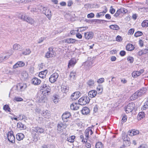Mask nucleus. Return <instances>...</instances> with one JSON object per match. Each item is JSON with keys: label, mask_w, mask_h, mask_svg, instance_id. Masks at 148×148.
Returning a JSON list of instances; mask_svg holds the SVG:
<instances>
[{"label": "nucleus", "mask_w": 148, "mask_h": 148, "mask_svg": "<svg viewBox=\"0 0 148 148\" xmlns=\"http://www.w3.org/2000/svg\"><path fill=\"white\" fill-rule=\"evenodd\" d=\"M18 88H19L20 91H23L27 88V85L26 84L24 83H19L16 86H13L12 87V90L14 89H16Z\"/></svg>", "instance_id": "nucleus-6"}, {"label": "nucleus", "mask_w": 148, "mask_h": 148, "mask_svg": "<svg viewBox=\"0 0 148 148\" xmlns=\"http://www.w3.org/2000/svg\"><path fill=\"white\" fill-rule=\"evenodd\" d=\"M75 136H71L67 138V140L70 143H73L75 138Z\"/></svg>", "instance_id": "nucleus-36"}, {"label": "nucleus", "mask_w": 148, "mask_h": 148, "mask_svg": "<svg viewBox=\"0 0 148 148\" xmlns=\"http://www.w3.org/2000/svg\"><path fill=\"white\" fill-rule=\"evenodd\" d=\"M69 88L67 86L62 85L61 87V90L64 93H66L68 91Z\"/></svg>", "instance_id": "nucleus-34"}, {"label": "nucleus", "mask_w": 148, "mask_h": 148, "mask_svg": "<svg viewBox=\"0 0 148 148\" xmlns=\"http://www.w3.org/2000/svg\"><path fill=\"white\" fill-rule=\"evenodd\" d=\"M8 138L9 141L12 143L15 142V138L13 131H11L8 133Z\"/></svg>", "instance_id": "nucleus-10"}, {"label": "nucleus", "mask_w": 148, "mask_h": 148, "mask_svg": "<svg viewBox=\"0 0 148 148\" xmlns=\"http://www.w3.org/2000/svg\"><path fill=\"white\" fill-rule=\"evenodd\" d=\"M66 127V124L64 123H58L57 125V130L58 131L61 132L63 129Z\"/></svg>", "instance_id": "nucleus-15"}, {"label": "nucleus", "mask_w": 148, "mask_h": 148, "mask_svg": "<svg viewBox=\"0 0 148 148\" xmlns=\"http://www.w3.org/2000/svg\"><path fill=\"white\" fill-rule=\"evenodd\" d=\"M109 27L110 29L114 30H117L119 29L120 28L119 26L116 25H111Z\"/></svg>", "instance_id": "nucleus-37"}, {"label": "nucleus", "mask_w": 148, "mask_h": 148, "mask_svg": "<svg viewBox=\"0 0 148 148\" xmlns=\"http://www.w3.org/2000/svg\"><path fill=\"white\" fill-rule=\"evenodd\" d=\"M144 70L143 69H140L139 71H134L132 74L133 77L135 78L139 76L141 74L144 72Z\"/></svg>", "instance_id": "nucleus-16"}, {"label": "nucleus", "mask_w": 148, "mask_h": 148, "mask_svg": "<svg viewBox=\"0 0 148 148\" xmlns=\"http://www.w3.org/2000/svg\"><path fill=\"white\" fill-rule=\"evenodd\" d=\"M90 101V99L88 97H81L78 100V103L80 105H84L88 103Z\"/></svg>", "instance_id": "nucleus-4"}, {"label": "nucleus", "mask_w": 148, "mask_h": 148, "mask_svg": "<svg viewBox=\"0 0 148 148\" xmlns=\"http://www.w3.org/2000/svg\"><path fill=\"white\" fill-rule=\"evenodd\" d=\"M58 77V73H55L50 76L49 78V81L51 83H53L56 81Z\"/></svg>", "instance_id": "nucleus-9"}, {"label": "nucleus", "mask_w": 148, "mask_h": 148, "mask_svg": "<svg viewBox=\"0 0 148 148\" xmlns=\"http://www.w3.org/2000/svg\"><path fill=\"white\" fill-rule=\"evenodd\" d=\"M138 97L137 94V93L136 92L130 97V99L132 100H134L136 99Z\"/></svg>", "instance_id": "nucleus-42"}, {"label": "nucleus", "mask_w": 148, "mask_h": 148, "mask_svg": "<svg viewBox=\"0 0 148 148\" xmlns=\"http://www.w3.org/2000/svg\"><path fill=\"white\" fill-rule=\"evenodd\" d=\"M80 105L79 103H73L71 105V108L73 110H77L79 108Z\"/></svg>", "instance_id": "nucleus-21"}, {"label": "nucleus", "mask_w": 148, "mask_h": 148, "mask_svg": "<svg viewBox=\"0 0 148 148\" xmlns=\"http://www.w3.org/2000/svg\"><path fill=\"white\" fill-rule=\"evenodd\" d=\"M127 119V116L125 115H124L122 117V120H121V123L123 122V123L124 122H125Z\"/></svg>", "instance_id": "nucleus-55"}, {"label": "nucleus", "mask_w": 148, "mask_h": 148, "mask_svg": "<svg viewBox=\"0 0 148 148\" xmlns=\"http://www.w3.org/2000/svg\"><path fill=\"white\" fill-rule=\"evenodd\" d=\"M94 14L92 13H90L88 14L87 15V17L88 18H92L94 16Z\"/></svg>", "instance_id": "nucleus-56"}, {"label": "nucleus", "mask_w": 148, "mask_h": 148, "mask_svg": "<svg viewBox=\"0 0 148 148\" xmlns=\"http://www.w3.org/2000/svg\"><path fill=\"white\" fill-rule=\"evenodd\" d=\"M45 14L46 16L47 17L49 20H50L52 17V14L51 11L49 9H48L47 11L44 14Z\"/></svg>", "instance_id": "nucleus-28"}, {"label": "nucleus", "mask_w": 148, "mask_h": 148, "mask_svg": "<svg viewBox=\"0 0 148 148\" xmlns=\"http://www.w3.org/2000/svg\"><path fill=\"white\" fill-rule=\"evenodd\" d=\"M75 75L76 73L75 72L73 71L71 72L69 76L70 79L73 80H74L75 79Z\"/></svg>", "instance_id": "nucleus-43"}, {"label": "nucleus", "mask_w": 148, "mask_h": 148, "mask_svg": "<svg viewBox=\"0 0 148 148\" xmlns=\"http://www.w3.org/2000/svg\"><path fill=\"white\" fill-rule=\"evenodd\" d=\"M106 12L107 11H106L105 12L103 11L99 13H97L96 15V17L97 18H99L101 16H104L105 14L106 13Z\"/></svg>", "instance_id": "nucleus-47"}, {"label": "nucleus", "mask_w": 148, "mask_h": 148, "mask_svg": "<svg viewBox=\"0 0 148 148\" xmlns=\"http://www.w3.org/2000/svg\"><path fill=\"white\" fill-rule=\"evenodd\" d=\"M121 13L122 12L121 10V9L120 8L114 14V16L115 17H117L119 16V15L121 14Z\"/></svg>", "instance_id": "nucleus-52"}, {"label": "nucleus", "mask_w": 148, "mask_h": 148, "mask_svg": "<svg viewBox=\"0 0 148 148\" xmlns=\"http://www.w3.org/2000/svg\"><path fill=\"white\" fill-rule=\"evenodd\" d=\"M4 110L7 112H10L11 109L9 107V106L7 105H4L3 107Z\"/></svg>", "instance_id": "nucleus-48"}, {"label": "nucleus", "mask_w": 148, "mask_h": 148, "mask_svg": "<svg viewBox=\"0 0 148 148\" xmlns=\"http://www.w3.org/2000/svg\"><path fill=\"white\" fill-rule=\"evenodd\" d=\"M25 64L22 61H19L17 62L13 66L14 69H16L18 67H22L24 66Z\"/></svg>", "instance_id": "nucleus-22"}, {"label": "nucleus", "mask_w": 148, "mask_h": 148, "mask_svg": "<svg viewBox=\"0 0 148 148\" xmlns=\"http://www.w3.org/2000/svg\"><path fill=\"white\" fill-rule=\"evenodd\" d=\"M98 110V106L97 105H95L94 108V109H93L94 112H96Z\"/></svg>", "instance_id": "nucleus-64"}, {"label": "nucleus", "mask_w": 148, "mask_h": 148, "mask_svg": "<svg viewBox=\"0 0 148 148\" xmlns=\"http://www.w3.org/2000/svg\"><path fill=\"white\" fill-rule=\"evenodd\" d=\"M77 62V60L75 58H72L69 60L68 65V68L69 69L71 67H73Z\"/></svg>", "instance_id": "nucleus-14"}, {"label": "nucleus", "mask_w": 148, "mask_h": 148, "mask_svg": "<svg viewBox=\"0 0 148 148\" xmlns=\"http://www.w3.org/2000/svg\"><path fill=\"white\" fill-rule=\"evenodd\" d=\"M97 90L99 92V93L103 91L102 87L100 85H99L97 87Z\"/></svg>", "instance_id": "nucleus-54"}, {"label": "nucleus", "mask_w": 148, "mask_h": 148, "mask_svg": "<svg viewBox=\"0 0 148 148\" xmlns=\"http://www.w3.org/2000/svg\"><path fill=\"white\" fill-rule=\"evenodd\" d=\"M81 93L79 92H76L72 94L71 98L72 100H75L78 99Z\"/></svg>", "instance_id": "nucleus-17"}, {"label": "nucleus", "mask_w": 148, "mask_h": 148, "mask_svg": "<svg viewBox=\"0 0 148 148\" xmlns=\"http://www.w3.org/2000/svg\"><path fill=\"white\" fill-rule=\"evenodd\" d=\"M81 112L83 114H87L89 112V109L87 107H84L81 110Z\"/></svg>", "instance_id": "nucleus-32"}, {"label": "nucleus", "mask_w": 148, "mask_h": 148, "mask_svg": "<svg viewBox=\"0 0 148 148\" xmlns=\"http://www.w3.org/2000/svg\"><path fill=\"white\" fill-rule=\"evenodd\" d=\"M41 114L42 116L47 119H49L51 117V112L46 110H43Z\"/></svg>", "instance_id": "nucleus-12"}, {"label": "nucleus", "mask_w": 148, "mask_h": 148, "mask_svg": "<svg viewBox=\"0 0 148 148\" xmlns=\"http://www.w3.org/2000/svg\"><path fill=\"white\" fill-rule=\"evenodd\" d=\"M88 28L87 27H82L79 28L77 29V31L79 32H83L87 29Z\"/></svg>", "instance_id": "nucleus-50"}, {"label": "nucleus", "mask_w": 148, "mask_h": 148, "mask_svg": "<svg viewBox=\"0 0 148 148\" xmlns=\"http://www.w3.org/2000/svg\"><path fill=\"white\" fill-rule=\"evenodd\" d=\"M87 84L89 86H93L94 84V81L93 80L90 79L87 82Z\"/></svg>", "instance_id": "nucleus-46"}, {"label": "nucleus", "mask_w": 148, "mask_h": 148, "mask_svg": "<svg viewBox=\"0 0 148 148\" xmlns=\"http://www.w3.org/2000/svg\"><path fill=\"white\" fill-rule=\"evenodd\" d=\"M40 11H41L43 14H44L47 10V7H45L42 5L39 6Z\"/></svg>", "instance_id": "nucleus-35"}, {"label": "nucleus", "mask_w": 148, "mask_h": 148, "mask_svg": "<svg viewBox=\"0 0 148 148\" xmlns=\"http://www.w3.org/2000/svg\"><path fill=\"white\" fill-rule=\"evenodd\" d=\"M32 130V134L34 135L36 137L38 136L39 134L43 133L44 131V129L39 127H35Z\"/></svg>", "instance_id": "nucleus-3"}, {"label": "nucleus", "mask_w": 148, "mask_h": 148, "mask_svg": "<svg viewBox=\"0 0 148 148\" xmlns=\"http://www.w3.org/2000/svg\"><path fill=\"white\" fill-rule=\"evenodd\" d=\"M13 49L14 50H18V51H21L22 49L21 45L17 44H15L14 45Z\"/></svg>", "instance_id": "nucleus-30"}, {"label": "nucleus", "mask_w": 148, "mask_h": 148, "mask_svg": "<svg viewBox=\"0 0 148 148\" xmlns=\"http://www.w3.org/2000/svg\"><path fill=\"white\" fill-rule=\"evenodd\" d=\"M73 4V2L72 1H69L67 2V5L69 7L71 6Z\"/></svg>", "instance_id": "nucleus-62"}, {"label": "nucleus", "mask_w": 148, "mask_h": 148, "mask_svg": "<svg viewBox=\"0 0 148 148\" xmlns=\"http://www.w3.org/2000/svg\"><path fill=\"white\" fill-rule=\"evenodd\" d=\"M148 108V106L147 105L145 104L141 108V109L142 110H145L147 108Z\"/></svg>", "instance_id": "nucleus-59"}, {"label": "nucleus", "mask_w": 148, "mask_h": 148, "mask_svg": "<svg viewBox=\"0 0 148 148\" xmlns=\"http://www.w3.org/2000/svg\"><path fill=\"white\" fill-rule=\"evenodd\" d=\"M47 73V70H45L44 71H42L40 72L39 74V76L40 77L44 78L46 77V75Z\"/></svg>", "instance_id": "nucleus-27"}, {"label": "nucleus", "mask_w": 148, "mask_h": 148, "mask_svg": "<svg viewBox=\"0 0 148 148\" xmlns=\"http://www.w3.org/2000/svg\"><path fill=\"white\" fill-rule=\"evenodd\" d=\"M65 42L70 44L75 43L77 40L73 38H67L63 40Z\"/></svg>", "instance_id": "nucleus-26"}, {"label": "nucleus", "mask_w": 148, "mask_h": 148, "mask_svg": "<svg viewBox=\"0 0 148 148\" xmlns=\"http://www.w3.org/2000/svg\"><path fill=\"white\" fill-rule=\"evenodd\" d=\"M129 136L130 134H128L123 135V139L124 140L123 144L125 147H127V145H129L130 138Z\"/></svg>", "instance_id": "nucleus-7"}, {"label": "nucleus", "mask_w": 148, "mask_h": 148, "mask_svg": "<svg viewBox=\"0 0 148 148\" xmlns=\"http://www.w3.org/2000/svg\"><path fill=\"white\" fill-rule=\"evenodd\" d=\"M126 54L125 52L123 50L120 51L119 53L120 55L122 56H124Z\"/></svg>", "instance_id": "nucleus-60"}, {"label": "nucleus", "mask_w": 148, "mask_h": 148, "mask_svg": "<svg viewBox=\"0 0 148 148\" xmlns=\"http://www.w3.org/2000/svg\"><path fill=\"white\" fill-rule=\"evenodd\" d=\"M135 107V105L133 103H130V112H132L134 109Z\"/></svg>", "instance_id": "nucleus-53"}, {"label": "nucleus", "mask_w": 148, "mask_h": 148, "mask_svg": "<svg viewBox=\"0 0 148 148\" xmlns=\"http://www.w3.org/2000/svg\"><path fill=\"white\" fill-rule=\"evenodd\" d=\"M48 51L46 53L45 57L47 58L53 57L55 56L56 53L53 50V48L51 47L49 48Z\"/></svg>", "instance_id": "nucleus-5"}, {"label": "nucleus", "mask_w": 148, "mask_h": 148, "mask_svg": "<svg viewBox=\"0 0 148 148\" xmlns=\"http://www.w3.org/2000/svg\"><path fill=\"white\" fill-rule=\"evenodd\" d=\"M25 117V116L24 115H19V116L18 117V118L19 119V120H21L24 119Z\"/></svg>", "instance_id": "nucleus-61"}, {"label": "nucleus", "mask_w": 148, "mask_h": 148, "mask_svg": "<svg viewBox=\"0 0 148 148\" xmlns=\"http://www.w3.org/2000/svg\"><path fill=\"white\" fill-rule=\"evenodd\" d=\"M93 64L92 60H88L83 63L82 66L86 70H89L92 67V65Z\"/></svg>", "instance_id": "nucleus-8"}, {"label": "nucleus", "mask_w": 148, "mask_h": 148, "mask_svg": "<svg viewBox=\"0 0 148 148\" xmlns=\"http://www.w3.org/2000/svg\"><path fill=\"white\" fill-rule=\"evenodd\" d=\"M104 82V79L103 78H100L97 81V82L98 83H101Z\"/></svg>", "instance_id": "nucleus-58"}, {"label": "nucleus", "mask_w": 148, "mask_h": 148, "mask_svg": "<svg viewBox=\"0 0 148 148\" xmlns=\"http://www.w3.org/2000/svg\"><path fill=\"white\" fill-rule=\"evenodd\" d=\"M58 96L57 95H54L52 98L53 101L55 104L57 103L59 101Z\"/></svg>", "instance_id": "nucleus-39"}, {"label": "nucleus", "mask_w": 148, "mask_h": 148, "mask_svg": "<svg viewBox=\"0 0 148 148\" xmlns=\"http://www.w3.org/2000/svg\"><path fill=\"white\" fill-rule=\"evenodd\" d=\"M143 34L142 32L138 31L135 33L134 36L136 37H138L142 36Z\"/></svg>", "instance_id": "nucleus-51"}, {"label": "nucleus", "mask_w": 148, "mask_h": 148, "mask_svg": "<svg viewBox=\"0 0 148 148\" xmlns=\"http://www.w3.org/2000/svg\"><path fill=\"white\" fill-rule=\"evenodd\" d=\"M32 82L34 85H38L41 83V80L36 77H34L32 79Z\"/></svg>", "instance_id": "nucleus-24"}, {"label": "nucleus", "mask_w": 148, "mask_h": 148, "mask_svg": "<svg viewBox=\"0 0 148 148\" xmlns=\"http://www.w3.org/2000/svg\"><path fill=\"white\" fill-rule=\"evenodd\" d=\"M116 40L118 41H121L122 40V38L121 36H118L116 37Z\"/></svg>", "instance_id": "nucleus-63"}, {"label": "nucleus", "mask_w": 148, "mask_h": 148, "mask_svg": "<svg viewBox=\"0 0 148 148\" xmlns=\"http://www.w3.org/2000/svg\"><path fill=\"white\" fill-rule=\"evenodd\" d=\"M16 138L18 140H20L24 137V135L22 133H19L17 134L16 135Z\"/></svg>", "instance_id": "nucleus-31"}, {"label": "nucleus", "mask_w": 148, "mask_h": 148, "mask_svg": "<svg viewBox=\"0 0 148 148\" xmlns=\"http://www.w3.org/2000/svg\"><path fill=\"white\" fill-rule=\"evenodd\" d=\"M28 74L25 71L23 72L21 74V78L23 81L26 80L28 78Z\"/></svg>", "instance_id": "nucleus-23"}, {"label": "nucleus", "mask_w": 148, "mask_h": 148, "mask_svg": "<svg viewBox=\"0 0 148 148\" xmlns=\"http://www.w3.org/2000/svg\"><path fill=\"white\" fill-rule=\"evenodd\" d=\"M31 53V51L30 49L28 48L26 49L23 52L22 54L23 55H26L29 54Z\"/></svg>", "instance_id": "nucleus-40"}, {"label": "nucleus", "mask_w": 148, "mask_h": 148, "mask_svg": "<svg viewBox=\"0 0 148 148\" xmlns=\"http://www.w3.org/2000/svg\"><path fill=\"white\" fill-rule=\"evenodd\" d=\"M97 92L95 90H92L90 91L88 93V96L91 98L95 97L97 95Z\"/></svg>", "instance_id": "nucleus-25"}, {"label": "nucleus", "mask_w": 148, "mask_h": 148, "mask_svg": "<svg viewBox=\"0 0 148 148\" xmlns=\"http://www.w3.org/2000/svg\"><path fill=\"white\" fill-rule=\"evenodd\" d=\"M18 16L19 19L26 22L31 25H33L36 23V21L33 18L25 14H19Z\"/></svg>", "instance_id": "nucleus-1"}, {"label": "nucleus", "mask_w": 148, "mask_h": 148, "mask_svg": "<svg viewBox=\"0 0 148 148\" xmlns=\"http://www.w3.org/2000/svg\"><path fill=\"white\" fill-rule=\"evenodd\" d=\"M142 26L143 27H147L148 26V20H145L142 23Z\"/></svg>", "instance_id": "nucleus-45"}, {"label": "nucleus", "mask_w": 148, "mask_h": 148, "mask_svg": "<svg viewBox=\"0 0 148 148\" xmlns=\"http://www.w3.org/2000/svg\"><path fill=\"white\" fill-rule=\"evenodd\" d=\"M120 9L122 12V13H125L127 12V10L125 8H121Z\"/></svg>", "instance_id": "nucleus-57"}, {"label": "nucleus", "mask_w": 148, "mask_h": 148, "mask_svg": "<svg viewBox=\"0 0 148 148\" xmlns=\"http://www.w3.org/2000/svg\"><path fill=\"white\" fill-rule=\"evenodd\" d=\"M71 115L69 112H66L63 114L62 116V119L64 122H67Z\"/></svg>", "instance_id": "nucleus-11"}, {"label": "nucleus", "mask_w": 148, "mask_h": 148, "mask_svg": "<svg viewBox=\"0 0 148 148\" xmlns=\"http://www.w3.org/2000/svg\"><path fill=\"white\" fill-rule=\"evenodd\" d=\"M145 116V113L143 112H140L138 115V120H141Z\"/></svg>", "instance_id": "nucleus-38"}, {"label": "nucleus", "mask_w": 148, "mask_h": 148, "mask_svg": "<svg viewBox=\"0 0 148 148\" xmlns=\"http://www.w3.org/2000/svg\"><path fill=\"white\" fill-rule=\"evenodd\" d=\"M46 95H44L43 94H41L39 97L38 100V102L41 103H45L47 101V97Z\"/></svg>", "instance_id": "nucleus-19"}, {"label": "nucleus", "mask_w": 148, "mask_h": 148, "mask_svg": "<svg viewBox=\"0 0 148 148\" xmlns=\"http://www.w3.org/2000/svg\"><path fill=\"white\" fill-rule=\"evenodd\" d=\"M40 88L41 90H42V93L44 95H49L51 94V87L44 83L41 86Z\"/></svg>", "instance_id": "nucleus-2"}, {"label": "nucleus", "mask_w": 148, "mask_h": 148, "mask_svg": "<svg viewBox=\"0 0 148 148\" xmlns=\"http://www.w3.org/2000/svg\"><path fill=\"white\" fill-rule=\"evenodd\" d=\"M139 131L134 129L131 130L130 131V136H133L139 134Z\"/></svg>", "instance_id": "nucleus-33"}, {"label": "nucleus", "mask_w": 148, "mask_h": 148, "mask_svg": "<svg viewBox=\"0 0 148 148\" xmlns=\"http://www.w3.org/2000/svg\"><path fill=\"white\" fill-rule=\"evenodd\" d=\"M14 101H23V99L19 97H15L14 99Z\"/></svg>", "instance_id": "nucleus-49"}, {"label": "nucleus", "mask_w": 148, "mask_h": 148, "mask_svg": "<svg viewBox=\"0 0 148 148\" xmlns=\"http://www.w3.org/2000/svg\"><path fill=\"white\" fill-rule=\"evenodd\" d=\"M30 9V6L28 8V9ZM31 11L32 12H39L40 11V8L39 6L37 8H31Z\"/></svg>", "instance_id": "nucleus-41"}, {"label": "nucleus", "mask_w": 148, "mask_h": 148, "mask_svg": "<svg viewBox=\"0 0 148 148\" xmlns=\"http://www.w3.org/2000/svg\"><path fill=\"white\" fill-rule=\"evenodd\" d=\"M147 91V89L146 88H143L140 90H139L136 92L138 97L142 96Z\"/></svg>", "instance_id": "nucleus-18"}, {"label": "nucleus", "mask_w": 148, "mask_h": 148, "mask_svg": "<svg viewBox=\"0 0 148 148\" xmlns=\"http://www.w3.org/2000/svg\"><path fill=\"white\" fill-rule=\"evenodd\" d=\"M96 148H102L103 147V145L101 142H99L95 145Z\"/></svg>", "instance_id": "nucleus-44"}, {"label": "nucleus", "mask_w": 148, "mask_h": 148, "mask_svg": "<svg viewBox=\"0 0 148 148\" xmlns=\"http://www.w3.org/2000/svg\"><path fill=\"white\" fill-rule=\"evenodd\" d=\"M84 36L85 38L86 39H91L93 37V34L92 32L85 33Z\"/></svg>", "instance_id": "nucleus-20"}, {"label": "nucleus", "mask_w": 148, "mask_h": 148, "mask_svg": "<svg viewBox=\"0 0 148 148\" xmlns=\"http://www.w3.org/2000/svg\"><path fill=\"white\" fill-rule=\"evenodd\" d=\"M84 133L86 139H89L90 136L93 134V132L90 127H88L85 130Z\"/></svg>", "instance_id": "nucleus-13"}, {"label": "nucleus", "mask_w": 148, "mask_h": 148, "mask_svg": "<svg viewBox=\"0 0 148 148\" xmlns=\"http://www.w3.org/2000/svg\"><path fill=\"white\" fill-rule=\"evenodd\" d=\"M17 127L21 130L25 129L26 127L25 126L20 122H18L17 125Z\"/></svg>", "instance_id": "nucleus-29"}]
</instances>
